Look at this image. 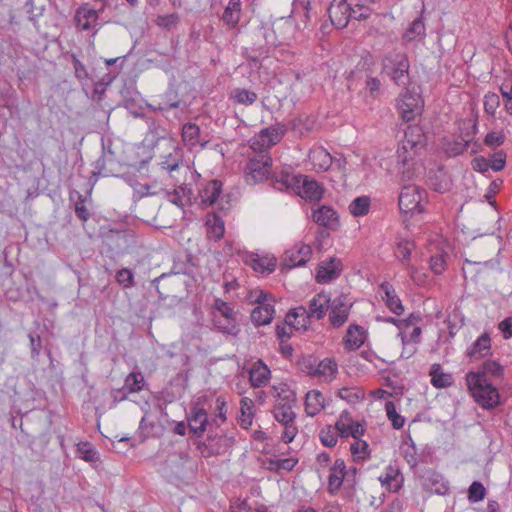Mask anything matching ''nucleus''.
I'll use <instances>...</instances> for the list:
<instances>
[{
	"mask_svg": "<svg viewBox=\"0 0 512 512\" xmlns=\"http://www.w3.org/2000/svg\"><path fill=\"white\" fill-rule=\"evenodd\" d=\"M285 131V126L278 123L262 129L250 139L249 146L255 155L249 156L245 168V180L248 184H257L268 178L272 168L269 149L281 141Z\"/></svg>",
	"mask_w": 512,
	"mask_h": 512,
	"instance_id": "f257e3e1",
	"label": "nucleus"
},
{
	"mask_svg": "<svg viewBox=\"0 0 512 512\" xmlns=\"http://www.w3.org/2000/svg\"><path fill=\"white\" fill-rule=\"evenodd\" d=\"M423 135L418 127H408L397 150L398 174L402 181H409L422 173V165L416 161L423 147Z\"/></svg>",
	"mask_w": 512,
	"mask_h": 512,
	"instance_id": "f03ea898",
	"label": "nucleus"
},
{
	"mask_svg": "<svg viewBox=\"0 0 512 512\" xmlns=\"http://www.w3.org/2000/svg\"><path fill=\"white\" fill-rule=\"evenodd\" d=\"M466 382L474 400L484 409H491L499 404V393L491 379L469 372Z\"/></svg>",
	"mask_w": 512,
	"mask_h": 512,
	"instance_id": "7ed1b4c3",
	"label": "nucleus"
},
{
	"mask_svg": "<svg viewBox=\"0 0 512 512\" xmlns=\"http://www.w3.org/2000/svg\"><path fill=\"white\" fill-rule=\"evenodd\" d=\"M381 74L388 76L397 86L409 83L410 63L406 54L389 52L381 59Z\"/></svg>",
	"mask_w": 512,
	"mask_h": 512,
	"instance_id": "20e7f679",
	"label": "nucleus"
},
{
	"mask_svg": "<svg viewBox=\"0 0 512 512\" xmlns=\"http://www.w3.org/2000/svg\"><path fill=\"white\" fill-rule=\"evenodd\" d=\"M426 191L417 185L409 184L403 186L399 195V208L403 213H421Z\"/></svg>",
	"mask_w": 512,
	"mask_h": 512,
	"instance_id": "39448f33",
	"label": "nucleus"
},
{
	"mask_svg": "<svg viewBox=\"0 0 512 512\" xmlns=\"http://www.w3.org/2000/svg\"><path fill=\"white\" fill-rule=\"evenodd\" d=\"M274 390L279 396V399L276 402L273 410L275 419L280 424H289L290 422H295L296 413L293 411V406L295 404L294 393L287 391V394L284 397H281V394L278 392L276 387H274Z\"/></svg>",
	"mask_w": 512,
	"mask_h": 512,
	"instance_id": "423d86ee",
	"label": "nucleus"
},
{
	"mask_svg": "<svg viewBox=\"0 0 512 512\" xmlns=\"http://www.w3.org/2000/svg\"><path fill=\"white\" fill-rule=\"evenodd\" d=\"M398 108L405 121H413L417 115H420L422 110L420 96L417 93L406 90L401 94V98L398 101Z\"/></svg>",
	"mask_w": 512,
	"mask_h": 512,
	"instance_id": "0eeeda50",
	"label": "nucleus"
},
{
	"mask_svg": "<svg viewBox=\"0 0 512 512\" xmlns=\"http://www.w3.org/2000/svg\"><path fill=\"white\" fill-rule=\"evenodd\" d=\"M352 303L349 299L340 295L334 298L330 304L329 322L334 328L343 326L349 317Z\"/></svg>",
	"mask_w": 512,
	"mask_h": 512,
	"instance_id": "6e6552de",
	"label": "nucleus"
},
{
	"mask_svg": "<svg viewBox=\"0 0 512 512\" xmlns=\"http://www.w3.org/2000/svg\"><path fill=\"white\" fill-rule=\"evenodd\" d=\"M190 431L197 437H201L206 431L208 424V413L201 398H198L191 406L188 418Z\"/></svg>",
	"mask_w": 512,
	"mask_h": 512,
	"instance_id": "1a4fd4ad",
	"label": "nucleus"
},
{
	"mask_svg": "<svg viewBox=\"0 0 512 512\" xmlns=\"http://www.w3.org/2000/svg\"><path fill=\"white\" fill-rule=\"evenodd\" d=\"M312 256V248L303 243L295 244L286 251L283 259V266L287 268L300 267L305 265Z\"/></svg>",
	"mask_w": 512,
	"mask_h": 512,
	"instance_id": "9d476101",
	"label": "nucleus"
},
{
	"mask_svg": "<svg viewBox=\"0 0 512 512\" xmlns=\"http://www.w3.org/2000/svg\"><path fill=\"white\" fill-rule=\"evenodd\" d=\"M299 195L310 201H319L323 196V187L317 181L308 178L307 176H300L297 179Z\"/></svg>",
	"mask_w": 512,
	"mask_h": 512,
	"instance_id": "9b49d317",
	"label": "nucleus"
},
{
	"mask_svg": "<svg viewBox=\"0 0 512 512\" xmlns=\"http://www.w3.org/2000/svg\"><path fill=\"white\" fill-rule=\"evenodd\" d=\"M222 182L219 180H212L209 181L203 189L200 191V199L201 203L206 206H213L217 205L220 208H223L222 206Z\"/></svg>",
	"mask_w": 512,
	"mask_h": 512,
	"instance_id": "f8f14e48",
	"label": "nucleus"
},
{
	"mask_svg": "<svg viewBox=\"0 0 512 512\" xmlns=\"http://www.w3.org/2000/svg\"><path fill=\"white\" fill-rule=\"evenodd\" d=\"M346 476V464L343 459H336L330 468L327 490L335 495L341 488Z\"/></svg>",
	"mask_w": 512,
	"mask_h": 512,
	"instance_id": "ddd939ff",
	"label": "nucleus"
},
{
	"mask_svg": "<svg viewBox=\"0 0 512 512\" xmlns=\"http://www.w3.org/2000/svg\"><path fill=\"white\" fill-rule=\"evenodd\" d=\"M378 479L381 485L390 492H398L404 481L399 468L393 465H389Z\"/></svg>",
	"mask_w": 512,
	"mask_h": 512,
	"instance_id": "4468645a",
	"label": "nucleus"
},
{
	"mask_svg": "<svg viewBox=\"0 0 512 512\" xmlns=\"http://www.w3.org/2000/svg\"><path fill=\"white\" fill-rule=\"evenodd\" d=\"M311 318L313 317L309 315L308 309L299 306L287 313L285 323L288 326H293L295 330L306 331L310 325Z\"/></svg>",
	"mask_w": 512,
	"mask_h": 512,
	"instance_id": "2eb2a0df",
	"label": "nucleus"
},
{
	"mask_svg": "<svg viewBox=\"0 0 512 512\" xmlns=\"http://www.w3.org/2000/svg\"><path fill=\"white\" fill-rule=\"evenodd\" d=\"M349 12L350 6L345 0H341L337 4L331 3L328 8L330 20L337 28L346 27L350 18Z\"/></svg>",
	"mask_w": 512,
	"mask_h": 512,
	"instance_id": "dca6fc26",
	"label": "nucleus"
},
{
	"mask_svg": "<svg viewBox=\"0 0 512 512\" xmlns=\"http://www.w3.org/2000/svg\"><path fill=\"white\" fill-rule=\"evenodd\" d=\"M309 161L316 172H325L332 166L333 157L323 147H315L309 152Z\"/></svg>",
	"mask_w": 512,
	"mask_h": 512,
	"instance_id": "f3484780",
	"label": "nucleus"
},
{
	"mask_svg": "<svg viewBox=\"0 0 512 512\" xmlns=\"http://www.w3.org/2000/svg\"><path fill=\"white\" fill-rule=\"evenodd\" d=\"M270 375L268 366L262 360H257L250 368L249 381L253 387H264L268 384Z\"/></svg>",
	"mask_w": 512,
	"mask_h": 512,
	"instance_id": "a211bd4d",
	"label": "nucleus"
},
{
	"mask_svg": "<svg viewBox=\"0 0 512 512\" xmlns=\"http://www.w3.org/2000/svg\"><path fill=\"white\" fill-rule=\"evenodd\" d=\"M98 19V12L88 4L82 5L76 11L75 21L80 30L86 31L95 27Z\"/></svg>",
	"mask_w": 512,
	"mask_h": 512,
	"instance_id": "6ab92c4d",
	"label": "nucleus"
},
{
	"mask_svg": "<svg viewBox=\"0 0 512 512\" xmlns=\"http://www.w3.org/2000/svg\"><path fill=\"white\" fill-rule=\"evenodd\" d=\"M341 272V262L338 259L331 258L328 262L319 265L316 280L319 283H327L339 276Z\"/></svg>",
	"mask_w": 512,
	"mask_h": 512,
	"instance_id": "aec40b11",
	"label": "nucleus"
},
{
	"mask_svg": "<svg viewBox=\"0 0 512 512\" xmlns=\"http://www.w3.org/2000/svg\"><path fill=\"white\" fill-rule=\"evenodd\" d=\"M416 324L417 323L411 325L409 329L406 330L400 329L401 331L398 334L401 338L402 344L404 345L401 356L407 359L410 358L416 351L415 347L407 348V343L411 342L413 344H417L420 342L421 328L416 326Z\"/></svg>",
	"mask_w": 512,
	"mask_h": 512,
	"instance_id": "412c9836",
	"label": "nucleus"
},
{
	"mask_svg": "<svg viewBox=\"0 0 512 512\" xmlns=\"http://www.w3.org/2000/svg\"><path fill=\"white\" fill-rule=\"evenodd\" d=\"M422 479L424 486L437 494L444 495L449 490L448 483L444 480V477L433 469L425 471Z\"/></svg>",
	"mask_w": 512,
	"mask_h": 512,
	"instance_id": "4be33fe9",
	"label": "nucleus"
},
{
	"mask_svg": "<svg viewBox=\"0 0 512 512\" xmlns=\"http://www.w3.org/2000/svg\"><path fill=\"white\" fill-rule=\"evenodd\" d=\"M367 337L366 330L359 325H350L344 337V343L347 349L355 350L360 348Z\"/></svg>",
	"mask_w": 512,
	"mask_h": 512,
	"instance_id": "5701e85b",
	"label": "nucleus"
},
{
	"mask_svg": "<svg viewBox=\"0 0 512 512\" xmlns=\"http://www.w3.org/2000/svg\"><path fill=\"white\" fill-rule=\"evenodd\" d=\"M332 300L329 295L320 293L314 296L309 303V315L316 319H322L330 308Z\"/></svg>",
	"mask_w": 512,
	"mask_h": 512,
	"instance_id": "b1692460",
	"label": "nucleus"
},
{
	"mask_svg": "<svg viewBox=\"0 0 512 512\" xmlns=\"http://www.w3.org/2000/svg\"><path fill=\"white\" fill-rule=\"evenodd\" d=\"M337 370V363L333 359L326 358L320 361L316 367L310 371V374L319 377L323 381H331L335 377Z\"/></svg>",
	"mask_w": 512,
	"mask_h": 512,
	"instance_id": "393cba45",
	"label": "nucleus"
},
{
	"mask_svg": "<svg viewBox=\"0 0 512 512\" xmlns=\"http://www.w3.org/2000/svg\"><path fill=\"white\" fill-rule=\"evenodd\" d=\"M325 406V398L318 390H311L306 394L305 411L308 416L317 415Z\"/></svg>",
	"mask_w": 512,
	"mask_h": 512,
	"instance_id": "a878e982",
	"label": "nucleus"
},
{
	"mask_svg": "<svg viewBox=\"0 0 512 512\" xmlns=\"http://www.w3.org/2000/svg\"><path fill=\"white\" fill-rule=\"evenodd\" d=\"M429 375L431 377V384L435 388H446L452 385V374L444 372L442 366L438 363L432 364Z\"/></svg>",
	"mask_w": 512,
	"mask_h": 512,
	"instance_id": "bb28decb",
	"label": "nucleus"
},
{
	"mask_svg": "<svg viewBox=\"0 0 512 512\" xmlns=\"http://www.w3.org/2000/svg\"><path fill=\"white\" fill-rule=\"evenodd\" d=\"M207 229V237L214 241H219L225 233V226L223 219L216 215H209L205 222Z\"/></svg>",
	"mask_w": 512,
	"mask_h": 512,
	"instance_id": "cd10ccee",
	"label": "nucleus"
},
{
	"mask_svg": "<svg viewBox=\"0 0 512 512\" xmlns=\"http://www.w3.org/2000/svg\"><path fill=\"white\" fill-rule=\"evenodd\" d=\"M381 290H383V292L385 294L383 299L385 300L386 305L388 306V308L394 314H397V315L402 314L403 311H404V307H403V305L401 303V300L396 295L395 290L392 287V285L389 284L388 282H384V283L381 284Z\"/></svg>",
	"mask_w": 512,
	"mask_h": 512,
	"instance_id": "c85d7f7f",
	"label": "nucleus"
},
{
	"mask_svg": "<svg viewBox=\"0 0 512 512\" xmlns=\"http://www.w3.org/2000/svg\"><path fill=\"white\" fill-rule=\"evenodd\" d=\"M491 340L488 334H482L467 351L471 358L479 359L490 354Z\"/></svg>",
	"mask_w": 512,
	"mask_h": 512,
	"instance_id": "c756f323",
	"label": "nucleus"
},
{
	"mask_svg": "<svg viewBox=\"0 0 512 512\" xmlns=\"http://www.w3.org/2000/svg\"><path fill=\"white\" fill-rule=\"evenodd\" d=\"M160 166L163 170L170 173L171 177H174L172 174L173 172H179L184 168V163L180 151L175 149L173 153H169L168 155L164 156L163 160L160 162Z\"/></svg>",
	"mask_w": 512,
	"mask_h": 512,
	"instance_id": "7c9ffc66",
	"label": "nucleus"
},
{
	"mask_svg": "<svg viewBox=\"0 0 512 512\" xmlns=\"http://www.w3.org/2000/svg\"><path fill=\"white\" fill-rule=\"evenodd\" d=\"M274 313V306H256L251 312V319L257 326L268 325L273 320Z\"/></svg>",
	"mask_w": 512,
	"mask_h": 512,
	"instance_id": "2f4dec72",
	"label": "nucleus"
},
{
	"mask_svg": "<svg viewBox=\"0 0 512 512\" xmlns=\"http://www.w3.org/2000/svg\"><path fill=\"white\" fill-rule=\"evenodd\" d=\"M214 327L221 333L236 336L240 332L236 318L212 317Z\"/></svg>",
	"mask_w": 512,
	"mask_h": 512,
	"instance_id": "473e14b6",
	"label": "nucleus"
},
{
	"mask_svg": "<svg viewBox=\"0 0 512 512\" xmlns=\"http://www.w3.org/2000/svg\"><path fill=\"white\" fill-rule=\"evenodd\" d=\"M473 372L479 374L482 378L491 379L494 383V380L501 377L503 368L496 361L488 360L481 365L478 371Z\"/></svg>",
	"mask_w": 512,
	"mask_h": 512,
	"instance_id": "72a5a7b5",
	"label": "nucleus"
},
{
	"mask_svg": "<svg viewBox=\"0 0 512 512\" xmlns=\"http://www.w3.org/2000/svg\"><path fill=\"white\" fill-rule=\"evenodd\" d=\"M314 221L322 226H330L337 221L336 212L329 206H321L313 212Z\"/></svg>",
	"mask_w": 512,
	"mask_h": 512,
	"instance_id": "f704fd0d",
	"label": "nucleus"
},
{
	"mask_svg": "<svg viewBox=\"0 0 512 512\" xmlns=\"http://www.w3.org/2000/svg\"><path fill=\"white\" fill-rule=\"evenodd\" d=\"M200 127L195 123H186L182 127V140L190 148L199 144Z\"/></svg>",
	"mask_w": 512,
	"mask_h": 512,
	"instance_id": "c9c22d12",
	"label": "nucleus"
},
{
	"mask_svg": "<svg viewBox=\"0 0 512 512\" xmlns=\"http://www.w3.org/2000/svg\"><path fill=\"white\" fill-rule=\"evenodd\" d=\"M425 36V25L421 18L415 19L410 27L403 34V39L406 42L422 40Z\"/></svg>",
	"mask_w": 512,
	"mask_h": 512,
	"instance_id": "e433bc0d",
	"label": "nucleus"
},
{
	"mask_svg": "<svg viewBox=\"0 0 512 512\" xmlns=\"http://www.w3.org/2000/svg\"><path fill=\"white\" fill-rule=\"evenodd\" d=\"M251 266L255 271L271 273L275 270L276 259L274 257L253 255L251 257Z\"/></svg>",
	"mask_w": 512,
	"mask_h": 512,
	"instance_id": "4c0bfd02",
	"label": "nucleus"
},
{
	"mask_svg": "<svg viewBox=\"0 0 512 512\" xmlns=\"http://www.w3.org/2000/svg\"><path fill=\"white\" fill-rule=\"evenodd\" d=\"M230 97L235 103L245 106L252 105L258 98L254 91L244 88H235Z\"/></svg>",
	"mask_w": 512,
	"mask_h": 512,
	"instance_id": "58836bf2",
	"label": "nucleus"
},
{
	"mask_svg": "<svg viewBox=\"0 0 512 512\" xmlns=\"http://www.w3.org/2000/svg\"><path fill=\"white\" fill-rule=\"evenodd\" d=\"M253 401L247 397L241 399V416L239 423L244 429H248L252 425L253 418Z\"/></svg>",
	"mask_w": 512,
	"mask_h": 512,
	"instance_id": "ea45409f",
	"label": "nucleus"
},
{
	"mask_svg": "<svg viewBox=\"0 0 512 512\" xmlns=\"http://www.w3.org/2000/svg\"><path fill=\"white\" fill-rule=\"evenodd\" d=\"M212 317L236 318L234 308L220 298L214 300Z\"/></svg>",
	"mask_w": 512,
	"mask_h": 512,
	"instance_id": "a19ab883",
	"label": "nucleus"
},
{
	"mask_svg": "<svg viewBox=\"0 0 512 512\" xmlns=\"http://www.w3.org/2000/svg\"><path fill=\"white\" fill-rule=\"evenodd\" d=\"M143 385V375L140 372H131L126 376L123 388H126L128 393H136L142 390Z\"/></svg>",
	"mask_w": 512,
	"mask_h": 512,
	"instance_id": "79ce46f5",
	"label": "nucleus"
},
{
	"mask_svg": "<svg viewBox=\"0 0 512 512\" xmlns=\"http://www.w3.org/2000/svg\"><path fill=\"white\" fill-rule=\"evenodd\" d=\"M370 198L368 196H360L354 199L349 205V210L354 216H364L369 212Z\"/></svg>",
	"mask_w": 512,
	"mask_h": 512,
	"instance_id": "37998d69",
	"label": "nucleus"
},
{
	"mask_svg": "<svg viewBox=\"0 0 512 512\" xmlns=\"http://www.w3.org/2000/svg\"><path fill=\"white\" fill-rule=\"evenodd\" d=\"M350 451L358 460H365L370 457L369 444L360 438L355 439V441L351 443Z\"/></svg>",
	"mask_w": 512,
	"mask_h": 512,
	"instance_id": "c03bdc74",
	"label": "nucleus"
},
{
	"mask_svg": "<svg viewBox=\"0 0 512 512\" xmlns=\"http://www.w3.org/2000/svg\"><path fill=\"white\" fill-rule=\"evenodd\" d=\"M180 100L178 99L177 93L174 90H169L165 93L164 98L155 107V110L168 111L170 109L178 108Z\"/></svg>",
	"mask_w": 512,
	"mask_h": 512,
	"instance_id": "a18cd8bd",
	"label": "nucleus"
},
{
	"mask_svg": "<svg viewBox=\"0 0 512 512\" xmlns=\"http://www.w3.org/2000/svg\"><path fill=\"white\" fill-rule=\"evenodd\" d=\"M320 440L322 442V444L326 447H334L336 444H337V436H338V432L337 430L335 429V426L332 427V426H327L325 428H323L321 431H320Z\"/></svg>",
	"mask_w": 512,
	"mask_h": 512,
	"instance_id": "49530a36",
	"label": "nucleus"
},
{
	"mask_svg": "<svg viewBox=\"0 0 512 512\" xmlns=\"http://www.w3.org/2000/svg\"><path fill=\"white\" fill-rule=\"evenodd\" d=\"M486 496V488L481 482L474 481L468 489V500L471 503H476L483 500Z\"/></svg>",
	"mask_w": 512,
	"mask_h": 512,
	"instance_id": "de8ad7c7",
	"label": "nucleus"
},
{
	"mask_svg": "<svg viewBox=\"0 0 512 512\" xmlns=\"http://www.w3.org/2000/svg\"><path fill=\"white\" fill-rule=\"evenodd\" d=\"M338 395L349 403H356L364 398V392L359 388H342L339 390Z\"/></svg>",
	"mask_w": 512,
	"mask_h": 512,
	"instance_id": "09e8293b",
	"label": "nucleus"
},
{
	"mask_svg": "<svg viewBox=\"0 0 512 512\" xmlns=\"http://www.w3.org/2000/svg\"><path fill=\"white\" fill-rule=\"evenodd\" d=\"M415 248L414 242L401 240L397 245V256L403 262H409L412 251Z\"/></svg>",
	"mask_w": 512,
	"mask_h": 512,
	"instance_id": "8fccbe9b",
	"label": "nucleus"
},
{
	"mask_svg": "<svg viewBox=\"0 0 512 512\" xmlns=\"http://www.w3.org/2000/svg\"><path fill=\"white\" fill-rule=\"evenodd\" d=\"M190 189L179 186L173 193L169 194L171 203L177 206H184L185 202L189 200Z\"/></svg>",
	"mask_w": 512,
	"mask_h": 512,
	"instance_id": "3c124183",
	"label": "nucleus"
},
{
	"mask_svg": "<svg viewBox=\"0 0 512 512\" xmlns=\"http://www.w3.org/2000/svg\"><path fill=\"white\" fill-rule=\"evenodd\" d=\"M79 457L87 462L93 463L99 460L97 451L88 443L78 445Z\"/></svg>",
	"mask_w": 512,
	"mask_h": 512,
	"instance_id": "603ef678",
	"label": "nucleus"
},
{
	"mask_svg": "<svg viewBox=\"0 0 512 512\" xmlns=\"http://www.w3.org/2000/svg\"><path fill=\"white\" fill-rule=\"evenodd\" d=\"M116 280L124 288H130L134 285V275L130 269L123 268L117 271Z\"/></svg>",
	"mask_w": 512,
	"mask_h": 512,
	"instance_id": "864d4df0",
	"label": "nucleus"
},
{
	"mask_svg": "<svg viewBox=\"0 0 512 512\" xmlns=\"http://www.w3.org/2000/svg\"><path fill=\"white\" fill-rule=\"evenodd\" d=\"M250 299L252 302L256 303L257 306H273L270 301H274L272 296L263 290H254L250 294Z\"/></svg>",
	"mask_w": 512,
	"mask_h": 512,
	"instance_id": "5fc2aeb1",
	"label": "nucleus"
},
{
	"mask_svg": "<svg viewBox=\"0 0 512 512\" xmlns=\"http://www.w3.org/2000/svg\"><path fill=\"white\" fill-rule=\"evenodd\" d=\"M492 170L501 171L506 164V154L503 151H497L488 158Z\"/></svg>",
	"mask_w": 512,
	"mask_h": 512,
	"instance_id": "6e6d98bb",
	"label": "nucleus"
},
{
	"mask_svg": "<svg viewBox=\"0 0 512 512\" xmlns=\"http://www.w3.org/2000/svg\"><path fill=\"white\" fill-rule=\"evenodd\" d=\"M71 62L74 68L75 77L80 80H87L89 77L88 71L85 65L78 59L75 54L71 55Z\"/></svg>",
	"mask_w": 512,
	"mask_h": 512,
	"instance_id": "4d7b16f0",
	"label": "nucleus"
},
{
	"mask_svg": "<svg viewBox=\"0 0 512 512\" xmlns=\"http://www.w3.org/2000/svg\"><path fill=\"white\" fill-rule=\"evenodd\" d=\"M386 412H387L388 418L392 422L393 428L400 429L404 426V423H405L404 418L396 412L395 407L392 403L386 404Z\"/></svg>",
	"mask_w": 512,
	"mask_h": 512,
	"instance_id": "13d9d810",
	"label": "nucleus"
},
{
	"mask_svg": "<svg viewBox=\"0 0 512 512\" xmlns=\"http://www.w3.org/2000/svg\"><path fill=\"white\" fill-rule=\"evenodd\" d=\"M85 202L86 198L83 195H79L78 200L75 203V213L82 222H86L90 218V212L86 207Z\"/></svg>",
	"mask_w": 512,
	"mask_h": 512,
	"instance_id": "bf43d9fd",
	"label": "nucleus"
},
{
	"mask_svg": "<svg viewBox=\"0 0 512 512\" xmlns=\"http://www.w3.org/2000/svg\"><path fill=\"white\" fill-rule=\"evenodd\" d=\"M386 321L397 325L399 329L406 330L409 329L411 325L420 322L421 317L420 315L411 314L407 319L404 320H397L395 318L389 317Z\"/></svg>",
	"mask_w": 512,
	"mask_h": 512,
	"instance_id": "052dcab7",
	"label": "nucleus"
},
{
	"mask_svg": "<svg viewBox=\"0 0 512 512\" xmlns=\"http://www.w3.org/2000/svg\"><path fill=\"white\" fill-rule=\"evenodd\" d=\"M371 14V10L364 5L356 4L354 7H350V18H354L356 20H364L367 19Z\"/></svg>",
	"mask_w": 512,
	"mask_h": 512,
	"instance_id": "680f3d73",
	"label": "nucleus"
},
{
	"mask_svg": "<svg viewBox=\"0 0 512 512\" xmlns=\"http://www.w3.org/2000/svg\"><path fill=\"white\" fill-rule=\"evenodd\" d=\"M499 106V97L498 95L491 93L487 94L484 99V107L486 112L490 114H494L496 108Z\"/></svg>",
	"mask_w": 512,
	"mask_h": 512,
	"instance_id": "e2e57ef3",
	"label": "nucleus"
},
{
	"mask_svg": "<svg viewBox=\"0 0 512 512\" xmlns=\"http://www.w3.org/2000/svg\"><path fill=\"white\" fill-rule=\"evenodd\" d=\"M282 425L284 426L282 440L285 443L292 442L298 432V429L295 426V422H290L289 424H282Z\"/></svg>",
	"mask_w": 512,
	"mask_h": 512,
	"instance_id": "0e129e2a",
	"label": "nucleus"
},
{
	"mask_svg": "<svg viewBox=\"0 0 512 512\" xmlns=\"http://www.w3.org/2000/svg\"><path fill=\"white\" fill-rule=\"evenodd\" d=\"M472 167L475 171L480 173H486L491 169L489 160L482 156L473 159Z\"/></svg>",
	"mask_w": 512,
	"mask_h": 512,
	"instance_id": "69168bd1",
	"label": "nucleus"
},
{
	"mask_svg": "<svg viewBox=\"0 0 512 512\" xmlns=\"http://www.w3.org/2000/svg\"><path fill=\"white\" fill-rule=\"evenodd\" d=\"M430 268L435 274H441L445 269V260L443 256L437 255L431 257Z\"/></svg>",
	"mask_w": 512,
	"mask_h": 512,
	"instance_id": "338daca9",
	"label": "nucleus"
},
{
	"mask_svg": "<svg viewBox=\"0 0 512 512\" xmlns=\"http://www.w3.org/2000/svg\"><path fill=\"white\" fill-rule=\"evenodd\" d=\"M222 19L229 27L234 28L240 20V13L225 9Z\"/></svg>",
	"mask_w": 512,
	"mask_h": 512,
	"instance_id": "774afa93",
	"label": "nucleus"
}]
</instances>
